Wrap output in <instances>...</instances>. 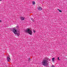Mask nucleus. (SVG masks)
<instances>
[{"instance_id": "obj_1", "label": "nucleus", "mask_w": 67, "mask_h": 67, "mask_svg": "<svg viewBox=\"0 0 67 67\" xmlns=\"http://www.w3.org/2000/svg\"><path fill=\"white\" fill-rule=\"evenodd\" d=\"M44 59H45L43 60L42 62V65L44 66H47V65H48V61L47 60V58H45Z\"/></svg>"}, {"instance_id": "obj_2", "label": "nucleus", "mask_w": 67, "mask_h": 67, "mask_svg": "<svg viewBox=\"0 0 67 67\" xmlns=\"http://www.w3.org/2000/svg\"><path fill=\"white\" fill-rule=\"evenodd\" d=\"M25 32L26 33H27L31 35H32V31H31L30 29L27 28L25 31Z\"/></svg>"}, {"instance_id": "obj_3", "label": "nucleus", "mask_w": 67, "mask_h": 67, "mask_svg": "<svg viewBox=\"0 0 67 67\" xmlns=\"http://www.w3.org/2000/svg\"><path fill=\"white\" fill-rule=\"evenodd\" d=\"M13 32L15 35H17L18 36H20V32L16 30L15 29H14L13 30Z\"/></svg>"}, {"instance_id": "obj_4", "label": "nucleus", "mask_w": 67, "mask_h": 67, "mask_svg": "<svg viewBox=\"0 0 67 67\" xmlns=\"http://www.w3.org/2000/svg\"><path fill=\"white\" fill-rule=\"evenodd\" d=\"M20 18L22 21V20H24V18L23 17L20 16Z\"/></svg>"}, {"instance_id": "obj_5", "label": "nucleus", "mask_w": 67, "mask_h": 67, "mask_svg": "<svg viewBox=\"0 0 67 67\" xmlns=\"http://www.w3.org/2000/svg\"><path fill=\"white\" fill-rule=\"evenodd\" d=\"M7 61L8 62H10V60H11V59H10V57H7Z\"/></svg>"}, {"instance_id": "obj_6", "label": "nucleus", "mask_w": 67, "mask_h": 67, "mask_svg": "<svg viewBox=\"0 0 67 67\" xmlns=\"http://www.w3.org/2000/svg\"><path fill=\"white\" fill-rule=\"evenodd\" d=\"M38 10H40V11H41V10H42V9L41 7H39L38 8Z\"/></svg>"}, {"instance_id": "obj_7", "label": "nucleus", "mask_w": 67, "mask_h": 67, "mask_svg": "<svg viewBox=\"0 0 67 67\" xmlns=\"http://www.w3.org/2000/svg\"><path fill=\"white\" fill-rule=\"evenodd\" d=\"M32 3H33V4L34 5V4H35V2H34V1L32 2Z\"/></svg>"}, {"instance_id": "obj_8", "label": "nucleus", "mask_w": 67, "mask_h": 67, "mask_svg": "<svg viewBox=\"0 0 67 67\" xmlns=\"http://www.w3.org/2000/svg\"><path fill=\"white\" fill-rule=\"evenodd\" d=\"M31 20L32 21H33V22L34 21V19L33 18H31Z\"/></svg>"}, {"instance_id": "obj_9", "label": "nucleus", "mask_w": 67, "mask_h": 67, "mask_svg": "<svg viewBox=\"0 0 67 67\" xmlns=\"http://www.w3.org/2000/svg\"><path fill=\"white\" fill-rule=\"evenodd\" d=\"M58 10L59 11V12H62V10H59V9H58Z\"/></svg>"}, {"instance_id": "obj_10", "label": "nucleus", "mask_w": 67, "mask_h": 67, "mask_svg": "<svg viewBox=\"0 0 67 67\" xmlns=\"http://www.w3.org/2000/svg\"><path fill=\"white\" fill-rule=\"evenodd\" d=\"M52 61H53V62H54V60H55V58H52Z\"/></svg>"}, {"instance_id": "obj_11", "label": "nucleus", "mask_w": 67, "mask_h": 67, "mask_svg": "<svg viewBox=\"0 0 67 67\" xmlns=\"http://www.w3.org/2000/svg\"><path fill=\"white\" fill-rule=\"evenodd\" d=\"M33 32L34 33H35V30H33Z\"/></svg>"}, {"instance_id": "obj_12", "label": "nucleus", "mask_w": 67, "mask_h": 67, "mask_svg": "<svg viewBox=\"0 0 67 67\" xmlns=\"http://www.w3.org/2000/svg\"><path fill=\"white\" fill-rule=\"evenodd\" d=\"M30 60H31V59H30V58H29V62L30 61Z\"/></svg>"}, {"instance_id": "obj_13", "label": "nucleus", "mask_w": 67, "mask_h": 67, "mask_svg": "<svg viewBox=\"0 0 67 67\" xmlns=\"http://www.w3.org/2000/svg\"><path fill=\"white\" fill-rule=\"evenodd\" d=\"M59 57H58V59L59 60H60V59H59Z\"/></svg>"}, {"instance_id": "obj_14", "label": "nucleus", "mask_w": 67, "mask_h": 67, "mask_svg": "<svg viewBox=\"0 0 67 67\" xmlns=\"http://www.w3.org/2000/svg\"><path fill=\"white\" fill-rule=\"evenodd\" d=\"M2 22V20H0V22Z\"/></svg>"}, {"instance_id": "obj_15", "label": "nucleus", "mask_w": 67, "mask_h": 67, "mask_svg": "<svg viewBox=\"0 0 67 67\" xmlns=\"http://www.w3.org/2000/svg\"><path fill=\"white\" fill-rule=\"evenodd\" d=\"M2 0H0V1H2Z\"/></svg>"}]
</instances>
